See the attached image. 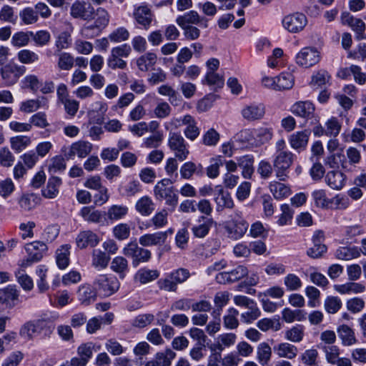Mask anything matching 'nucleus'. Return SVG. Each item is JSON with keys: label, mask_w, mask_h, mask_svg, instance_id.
<instances>
[{"label": "nucleus", "mask_w": 366, "mask_h": 366, "mask_svg": "<svg viewBox=\"0 0 366 366\" xmlns=\"http://www.w3.org/2000/svg\"><path fill=\"white\" fill-rule=\"evenodd\" d=\"M173 182L169 179H163L158 182L154 187V195L157 200L164 201L165 204L171 207V210H174L178 204L179 197L172 184Z\"/></svg>", "instance_id": "obj_1"}, {"label": "nucleus", "mask_w": 366, "mask_h": 366, "mask_svg": "<svg viewBox=\"0 0 366 366\" xmlns=\"http://www.w3.org/2000/svg\"><path fill=\"white\" fill-rule=\"evenodd\" d=\"M228 221L225 222L224 227L227 237L235 240L242 238L249 227V223L243 218L242 212L236 210L230 215Z\"/></svg>", "instance_id": "obj_2"}, {"label": "nucleus", "mask_w": 366, "mask_h": 366, "mask_svg": "<svg viewBox=\"0 0 366 366\" xmlns=\"http://www.w3.org/2000/svg\"><path fill=\"white\" fill-rule=\"evenodd\" d=\"M118 279L112 274H99L93 282V287L99 295L109 297L119 288Z\"/></svg>", "instance_id": "obj_3"}, {"label": "nucleus", "mask_w": 366, "mask_h": 366, "mask_svg": "<svg viewBox=\"0 0 366 366\" xmlns=\"http://www.w3.org/2000/svg\"><path fill=\"white\" fill-rule=\"evenodd\" d=\"M294 162V155L287 151H277L272 162L275 175L280 181L285 182L288 178V172Z\"/></svg>", "instance_id": "obj_4"}, {"label": "nucleus", "mask_w": 366, "mask_h": 366, "mask_svg": "<svg viewBox=\"0 0 366 366\" xmlns=\"http://www.w3.org/2000/svg\"><path fill=\"white\" fill-rule=\"evenodd\" d=\"M94 14H96V19L94 24L85 26L81 29V34L88 38L98 35L109 22L110 16L104 8L98 7L94 10Z\"/></svg>", "instance_id": "obj_5"}, {"label": "nucleus", "mask_w": 366, "mask_h": 366, "mask_svg": "<svg viewBox=\"0 0 366 366\" xmlns=\"http://www.w3.org/2000/svg\"><path fill=\"white\" fill-rule=\"evenodd\" d=\"M123 254L132 259L134 267H137L142 262H147L152 257L149 250L139 247L135 241L125 245L123 248Z\"/></svg>", "instance_id": "obj_6"}, {"label": "nucleus", "mask_w": 366, "mask_h": 366, "mask_svg": "<svg viewBox=\"0 0 366 366\" xmlns=\"http://www.w3.org/2000/svg\"><path fill=\"white\" fill-rule=\"evenodd\" d=\"M24 66H20L11 63L6 64L1 66L0 69L1 79L7 86L15 84L19 77L24 74Z\"/></svg>", "instance_id": "obj_7"}, {"label": "nucleus", "mask_w": 366, "mask_h": 366, "mask_svg": "<svg viewBox=\"0 0 366 366\" xmlns=\"http://www.w3.org/2000/svg\"><path fill=\"white\" fill-rule=\"evenodd\" d=\"M176 23L180 27L199 25L202 28L207 29L209 26V19L205 16H200L194 10H191L183 15L179 16L176 19Z\"/></svg>", "instance_id": "obj_8"}, {"label": "nucleus", "mask_w": 366, "mask_h": 366, "mask_svg": "<svg viewBox=\"0 0 366 366\" xmlns=\"http://www.w3.org/2000/svg\"><path fill=\"white\" fill-rule=\"evenodd\" d=\"M307 23L306 16L299 12L287 15L282 21L283 27L291 33L300 32L305 27Z\"/></svg>", "instance_id": "obj_9"}, {"label": "nucleus", "mask_w": 366, "mask_h": 366, "mask_svg": "<svg viewBox=\"0 0 366 366\" xmlns=\"http://www.w3.org/2000/svg\"><path fill=\"white\" fill-rule=\"evenodd\" d=\"M46 326V321L41 319L29 320L21 325L19 335L24 340H32L36 335H39Z\"/></svg>", "instance_id": "obj_10"}, {"label": "nucleus", "mask_w": 366, "mask_h": 366, "mask_svg": "<svg viewBox=\"0 0 366 366\" xmlns=\"http://www.w3.org/2000/svg\"><path fill=\"white\" fill-rule=\"evenodd\" d=\"M320 60V53L315 47H305L296 56L298 65L309 68L317 64Z\"/></svg>", "instance_id": "obj_11"}, {"label": "nucleus", "mask_w": 366, "mask_h": 366, "mask_svg": "<svg viewBox=\"0 0 366 366\" xmlns=\"http://www.w3.org/2000/svg\"><path fill=\"white\" fill-rule=\"evenodd\" d=\"M94 14V8L84 1L76 0L70 7V15L74 19L91 20Z\"/></svg>", "instance_id": "obj_12"}, {"label": "nucleus", "mask_w": 366, "mask_h": 366, "mask_svg": "<svg viewBox=\"0 0 366 366\" xmlns=\"http://www.w3.org/2000/svg\"><path fill=\"white\" fill-rule=\"evenodd\" d=\"M132 16L136 22L147 30L153 21V13L149 6L146 4L134 6Z\"/></svg>", "instance_id": "obj_13"}, {"label": "nucleus", "mask_w": 366, "mask_h": 366, "mask_svg": "<svg viewBox=\"0 0 366 366\" xmlns=\"http://www.w3.org/2000/svg\"><path fill=\"white\" fill-rule=\"evenodd\" d=\"M313 246L307 250V254L312 259L321 258L327 252V247L324 244L325 234L321 230L315 231L312 238Z\"/></svg>", "instance_id": "obj_14"}, {"label": "nucleus", "mask_w": 366, "mask_h": 366, "mask_svg": "<svg viewBox=\"0 0 366 366\" xmlns=\"http://www.w3.org/2000/svg\"><path fill=\"white\" fill-rule=\"evenodd\" d=\"M19 291L16 286L9 285L0 290V305L7 309L15 307L19 301Z\"/></svg>", "instance_id": "obj_15"}, {"label": "nucleus", "mask_w": 366, "mask_h": 366, "mask_svg": "<svg viewBox=\"0 0 366 366\" xmlns=\"http://www.w3.org/2000/svg\"><path fill=\"white\" fill-rule=\"evenodd\" d=\"M197 222L198 223L193 225L191 230L194 237L202 239L209 234L214 221L212 218L200 216Z\"/></svg>", "instance_id": "obj_16"}, {"label": "nucleus", "mask_w": 366, "mask_h": 366, "mask_svg": "<svg viewBox=\"0 0 366 366\" xmlns=\"http://www.w3.org/2000/svg\"><path fill=\"white\" fill-rule=\"evenodd\" d=\"M99 241L98 235L90 230L81 232L76 238V246L81 249L87 247H94Z\"/></svg>", "instance_id": "obj_17"}, {"label": "nucleus", "mask_w": 366, "mask_h": 366, "mask_svg": "<svg viewBox=\"0 0 366 366\" xmlns=\"http://www.w3.org/2000/svg\"><path fill=\"white\" fill-rule=\"evenodd\" d=\"M93 109L88 112L91 122L102 125L105 120V115L108 110V104L103 101L96 102Z\"/></svg>", "instance_id": "obj_18"}, {"label": "nucleus", "mask_w": 366, "mask_h": 366, "mask_svg": "<svg viewBox=\"0 0 366 366\" xmlns=\"http://www.w3.org/2000/svg\"><path fill=\"white\" fill-rule=\"evenodd\" d=\"M92 149V145L89 142L79 140L70 147L69 151L65 153V157L67 159H71L75 155L84 158L91 152Z\"/></svg>", "instance_id": "obj_19"}, {"label": "nucleus", "mask_w": 366, "mask_h": 366, "mask_svg": "<svg viewBox=\"0 0 366 366\" xmlns=\"http://www.w3.org/2000/svg\"><path fill=\"white\" fill-rule=\"evenodd\" d=\"M237 340V335L234 333H223L217 337V342L209 347L211 351H218V355L225 348L234 345Z\"/></svg>", "instance_id": "obj_20"}, {"label": "nucleus", "mask_w": 366, "mask_h": 366, "mask_svg": "<svg viewBox=\"0 0 366 366\" xmlns=\"http://www.w3.org/2000/svg\"><path fill=\"white\" fill-rule=\"evenodd\" d=\"M274 352L280 358L295 359L298 354L297 347L289 342H281L274 347Z\"/></svg>", "instance_id": "obj_21"}, {"label": "nucleus", "mask_w": 366, "mask_h": 366, "mask_svg": "<svg viewBox=\"0 0 366 366\" xmlns=\"http://www.w3.org/2000/svg\"><path fill=\"white\" fill-rule=\"evenodd\" d=\"M325 182L330 188L340 190L345 185L346 177L342 172L333 170L327 173Z\"/></svg>", "instance_id": "obj_22"}, {"label": "nucleus", "mask_w": 366, "mask_h": 366, "mask_svg": "<svg viewBox=\"0 0 366 366\" xmlns=\"http://www.w3.org/2000/svg\"><path fill=\"white\" fill-rule=\"evenodd\" d=\"M167 237V232H159L153 234H146L139 237V244L143 247L162 244Z\"/></svg>", "instance_id": "obj_23"}, {"label": "nucleus", "mask_w": 366, "mask_h": 366, "mask_svg": "<svg viewBox=\"0 0 366 366\" xmlns=\"http://www.w3.org/2000/svg\"><path fill=\"white\" fill-rule=\"evenodd\" d=\"M292 112L296 116L309 119L313 116L315 107L309 101L296 102L292 107Z\"/></svg>", "instance_id": "obj_24"}, {"label": "nucleus", "mask_w": 366, "mask_h": 366, "mask_svg": "<svg viewBox=\"0 0 366 366\" xmlns=\"http://www.w3.org/2000/svg\"><path fill=\"white\" fill-rule=\"evenodd\" d=\"M40 198L34 193H24L18 199L20 209L24 212L34 209L39 204Z\"/></svg>", "instance_id": "obj_25"}, {"label": "nucleus", "mask_w": 366, "mask_h": 366, "mask_svg": "<svg viewBox=\"0 0 366 366\" xmlns=\"http://www.w3.org/2000/svg\"><path fill=\"white\" fill-rule=\"evenodd\" d=\"M264 114V107L262 104H252L242 110V117L249 121L260 119Z\"/></svg>", "instance_id": "obj_26"}, {"label": "nucleus", "mask_w": 366, "mask_h": 366, "mask_svg": "<svg viewBox=\"0 0 366 366\" xmlns=\"http://www.w3.org/2000/svg\"><path fill=\"white\" fill-rule=\"evenodd\" d=\"M97 293L94 287H92L90 285H83L79 287L77 295L81 304L89 305L95 301Z\"/></svg>", "instance_id": "obj_27"}, {"label": "nucleus", "mask_w": 366, "mask_h": 366, "mask_svg": "<svg viewBox=\"0 0 366 366\" xmlns=\"http://www.w3.org/2000/svg\"><path fill=\"white\" fill-rule=\"evenodd\" d=\"M47 249L46 243L41 241H34L25 246L27 254H30L32 258L38 261L42 259Z\"/></svg>", "instance_id": "obj_28"}, {"label": "nucleus", "mask_w": 366, "mask_h": 366, "mask_svg": "<svg viewBox=\"0 0 366 366\" xmlns=\"http://www.w3.org/2000/svg\"><path fill=\"white\" fill-rule=\"evenodd\" d=\"M169 145L179 160L183 161L187 159L189 150L184 142V139H169Z\"/></svg>", "instance_id": "obj_29"}, {"label": "nucleus", "mask_w": 366, "mask_h": 366, "mask_svg": "<svg viewBox=\"0 0 366 366\" xmlns=\"http://www.w3.org/2000/svg\"><path fill=\"white\" fill-rule=\"evenodd\" d=\"M47 107V100L44 97H40L36 99H28L22 102L19 109L24 113H31L39 108Z\"/></svg>", "instance_id": "obj_30"}, {"label": "nucleus", "mask_w": 366, "mask_h": 366, "mask_svg": "<svg viewBox=\"0 0 366 366\" xmlns=\"http://www.w3.org/2000/svg\"><path fill=\"white\" fill-rule=\"evenodd\" d=\"M159 276V272L157 269L142 268L136 272L134 277V280L135 282L144 285L157 280Z\"/></svg>", "instance_id": "obj_31"}, {"label": "nucleus", "mask_w": 366, "mask_h": 366, "mask_svg": "<svg viewBox=\"0 0 366 366\" xmlns=\"http://www.w3.org/2000/svg\"><path fill=\"white\" fill-rule=\"evenodd\" d=\"M70 244H63L56 251V262L61 269L66 268L69 264Z\"/></svg>", "instance_id": "obj_32"}, {"label": "nucleus", "mask_w": 366, "mask_h": 366, "mask_svg": "<svg viewBox=\"0 0 366 366\" xmlns=\"http://www.w3.org/2000/svg\"><path fill=\"white\" fill-rule=\"evenodd\" d=\"M269 189L274 197L277 199L286 198L291 194V190L289 186L277 181L270 182Z\"/></svg>", "instance_id": "obj_33"}, {"label": "nucleus", "mask_w": 366, "mask_h": 366, "mask_svg": "<svg viewBox=\"0 0 366 366\" xmlns=\"http://www.w3.org/2000/svg\"><path fill=\"white\" fill-rule=\"evenodd\" d=\"M110 257L99 249H93L92 253V265L97 269H105L109 262Z\"/></svg>", "instance_id": "obj_34"}, {"label": "nucleus", "mask_w": 366, "mask_h": 366, "mask_svg": "<svg viewBox=\"0 0 366 366\" xmlns=\"http://www.w3.org/2000/svg\"><path fill=\"white\" fill-rule=\"evenodd\" d=\"M135 209L142 216H149L154 211V204L149 197L144 196L137 201Z\"/></svg>", "instance_id": "obj_35"}, {"label": "nucleus", "mask_w": 366, "mask_h": 366, "mask_svg": "<svg viewBox=\"0 0 366 366\" xmlns=\"http://www.w3.org/2000/svg\"><path fill=\"white\" fill-rule=\"evenodd\" d=\"M318 358L319 352L315 348L307 349L299 356V360L304 366H319Z\"/></svg>", "instance_id": "obj_36"}, {"label": "nucleus", "mask_w": 366, "mask_h": 366, "mask_svg": "<svg viewBox=\"0 0 366 366\" xmlns=\"http://www.w3.org/2000/svg\"><path fill=\"white\" fill-rule=\"evenodd\" d=\"M335 257L348 261L360 257V251L357 247H340L336 250Z\"/></svg>", "instance_id": "obj_37"}, {"label": "nucleus", "mask_w": 366, "mask_h": 366, "mask_svg": "<svg viewBox=\"0 0 366 366\" xmlns=\"http://www.w3.org/2000/svg\"><path fill=\"white\" fill-rule=\"evenodd\" d=\"M337 332L342 340V345L350 346L354 345L357 342L354 331L348 325H340L337 328Z\"/></svg>", "instance_id": "obj_38"}, {"label": "nucleus", "mask_w": 366, "mask_h": 366, "mask_svg": "<svg viewBox=\"0 0 366 366\" xmlns=\"http://www.w3.org/2000/svg\"><path fill=\"white\" fill-rule=\"evenodd\" d=\"M272 357V348L267 342L259 344L257 347V360L258 362L266 366L269 364Z\"/></svg>", "instance_id": "obj_39"}, {"label": "nucleus", "mask_w": 366, "mask_h": 366, "mask_svg": "<svg viewBox=\"0 0 366 366\" xmlns=\"http://www.w3.org/2000/svg\"><path fill=\"white\" fill-rule=\"evenodd\" d=\"M61 184V179L57 177L49 179L46 187L42 190V195L49 199L55 198L59 194V187Z\"/></svg>", "instance_id": "obj_40"}, {"label": "nucleus", "mask_w": 366, "mask_h": 366, "mask_svg": "<svg viewBox=\"0 0 366 366\" xmlns=\"http://www.w3.org/2000/svg\"><path fill=\"white\" fill-rule=\"evenodd\" d=\"M110 268L118 274L120 278H124L129 269L128 261L122 256H117L112 260Z\"/></svg>", "instance_id": "obj_41"}, {"label": "nucleus", "mask_w": 366, "mask_h": 366, "mask_svg": "<svg viewBox=\"0 0 366 366\" xmlns=\"http://www.w3.org/2000/svg\"><path fill=\"white\" fill-rule=\"evenodd\" d=\"M305 336V327L301 325H296L287 330L285 332V338L291 342H300Z\"/></svg>", "instance_id": "obj_42"}, {"label": "nucleus", "mask_w": 366, "mask_h": 366, "mask_svg": "<svg viewBox=\"0 0 366 366\" xmlns=\"http://www.w3.org/2000/svg\"><path fill=\"white\" fill-rule=\"evenodd\" d=\"M32 31H17L14 33L11 39V44L15 48L26 46L30 42Z\"/></svg>", "instance_id": "obj_43"}, {"label": "nucleus", "mask_w": 366, "mask_h": 366, "mask_svg": "<svg viewBox=\"0 0 366 366\" xmlns=\"http://www.w3.org/2000/svg\"><path fill=\"white\" fill-rule=\"evenodd\" d=\"M275 90H286L292 88L295 78L290 72H282L276 77Z\"/></svg>", "instance_id": "obj_44"}, {"label": "nucleus", "mask_w": 366, "mask_h": 366, "mask_svg": "<svg viewBox=\"0 0 366 366\" xmlns=\"http://www.w3.org/2000/svg\"><path fill=\"white\" fill-rule=\"evenodd\" d=\"M238 166L242 169V176L246 179L251 178L254 172V158L252 156L246 155L238 159Z\"/></svg>", "instance_id": "obj_45"}, {"label": "nucleus", "mask_w": 366, "mask_h": 366, "mask_svg": "<svg viewBox=\"0 0 366 366\" xmlns=\"http://www.w3.org/2000/svg\"><path fill=\"white\" fill-rule=\"evenodd\" d=\"M16 56L18 61L23 64H35L40 59V56L37 53L28 49L20 50L17 53Z\"/></svg>", "instance_id": "obj_46"}, {"label": "nucleus", "mask_w": 366, "mask_h": 366, "mask_svg": "<svg viewBox=\"0 0 366 366\" xmlns=\"http://www.w3.org/2000/svg\"><path fill=\"white\" fill-rule=\"evenodd\" d=\"M157 56L154 53L147 52L137 60V65L140 71H147L155 64Z\"/></svg>", "instance_id": "obj_47"}, {"label": "nucleus", "mask_w": 366, "mask_h": 366, "mask_svg": "<svg viewBox=\"0 0 366 366\" xmlns=\"http://www.w3.org/2000/svg\"><path fill=\"white\" fill-rule=\"evenodd\" d=\"M58 56L57 66L60 70L69 71L74 64V56L68 52L55 53Z\"/></svg>", "instance_id": "obj_48"}, {"label": "nucleus", "mask_w": 366, "mask_h": 366, "mask_svg": "<svg viewBox=\"0 0 366 366\" xmlns=\"http://www.w3.org/2000/svg\"><path fill=\"white\" fill-rule=\"evenodd\" d=\"M331 76L325 69L315 72L312 76L310 85L315 87H322L330 83Z\"/></svg>", "instance_id": "obj_49"}, {"label": "nucleus", "mask_w": 366, "mask_h": 366, "mask_svg": "<svg viewBox=\"0 0 366 366\" xmlns=\"http://www.w3.org/2000/svg\"><path fill=\"white\" fill-rule=\"evenodd\" d=\"M282 319L288 323L302 321L306 319V313L301 310H292L290 308H285L282 311Z\"/></svg>", "instance_id": "obj_50"}, {"label": "nucleus", "mask_w": 366, "mask_h": 366, "mask_svg": "<svg viewBox=\"0 0 366 366\" xmlns=\"http://www.w3.org/2000/svg\"><path fill=\"white\" fill-rule=\"evenodd\" d=\"M176 353L171 349H166L155 355V360L159 366H171L172 361L175 358Z\"/></svg>", "instance_id": "obj_51"}, {"label": "nucleus", "mask_w": 366, "mask_h": 366, "mask_svg": "<svg viewBox=\"0 0 366 366\" xmlns=\"http://www.w3.org/2000/svg\"><path fill=\"white\" fill-rule=\"evenodd\" d=\"M80 215L85 221L94 223L99 222L102 218L101 212L92 207H84L80 211Z\"/></svg>", "instance_id": "obj_52"}, {"label": "nucleus", "mask_w": 366, "mask_h": 366, "mask_svg": "<svg viewBox=\"0 0 366 366\" xmlns=\"http://www.w3.org/2000/svg\"><path fill=\"white\" fill-rule=\"evenodd\" d=\"M19 17L23 24L26 25L35 24L39 20L36 11L31 7H26L21 10Z\"/></svg>", "instance_id": "obj_53"}, {"label": "nucleus", "mask_w": 366, "mask_h": 366, "mask_svg": "<svg viewBox=\"0 0 366 366\" xmlns=\"http://www.w3.org/2000/svg\"><path fill=\"white\" fill-rule=\"evenodd\" d=\"M128 210L127 206L114 204L108 209L107 217L110 220H119L127 214Z\"/></svg>", "instance_id": "obj_54"}, {"label": "nucleus", "mask_w": 366, "mask_h": 366, "mask_svg": "<svg viewBox=\"0 0 366 366\" xmlns=\"http://www.w3.org/2000/svg\"><path fill=\"white\" fill-rule=\"evenodd\" d=\"M239 312L234 308H229L227 314L224 317V326L229 330L236 329L239 325V321L237 318Z\"/></svg>", "instance_id": "obj_55"}, {"label": "nucleus", "mask_w": 366, "mask_h": 366, "mask_svg": "<svg viewBox=\"0 0 366 366\" xmlns=\"http://www.w3.org/2000/svg\"><path fill=\"white\" fill-rule=\"evenodd\" d=\"M202 84L215 88H220L224 85V80L223 78L215 71H208L204 79L202 80Z\"/></svg>", "instance_id": "obj_56"}, {"label": "nucleus", "mask_w": 366, "mask_h": 366, "mask_svg": "<svg viewBox=\"0 0 366 366\" xmlns=\"http://www.w3.org/2000/svg\"><path fill=\"white\" fill-rule=\"evenodd\" d=\"M273 135V132L271 128L269 127H261L258 129H244L240 132L241 137H271Z\"/></svg>", "instance_id": "obj_57"}, {"label": "nucleus", "mask_w": 366, "mask_h": 366, "mask_svg": "<svg viewBox=\"0 0 366 366\" xmlns=\"http://www.w3.org/2000/svg\"><path fill=\"white\" fill-rule=\"evenodd\" d=\"M342 301L337 297H327L324 302V307L327 312L330 314L337 313L342 307Z\"/></svg>", "instance_id": "obj_58"}, {"label": "nucleus", "mask_w": 366, "mask_h": 366, "mask_svg": "<svg viewBox=\"0 0 366 366\" xmlns=\"http://www.w3.org/2000/svg\"><path fill=\"white\" fill-rule=\"evenodd\" d=\"M168 274L177 287L179 284L184 283L190 276L189 270L184 268L175 269Z\"/></svg>", "instance_id": "obj_59"}, {"label": "nucleus", "mask_w": 366, "mask_h": 366, "mask_svg": "<svg viewBox=\"0 0 366 366\" xmlns=\"http://www.w3.org/2000/svg\"><path fill=\"white\" fill-rule=\"evenodd\" d=\"M71 44V38L69 33L66 31L61 32L55 41V53L61 52V50L68 49Z\"/></svg>", "instance_id": "obj_60"}, {"label": "nucleus", "mask_w": 366, "mask_h": 366, "mask_svg": "<svg viewBox=\"0 0 366 366\" xmlns=\"http://www.w3.org/2000/svg\"><path fill=\"white\" fill-rule=\"evenodd\" d=\"M258 328L262 331L266 332L269 329L274 331H278L281 329V324L278 320H272L264 318L257 322Z\"/></svg>", "instance_id": "obj_61"}, {"label": "nucleus", "mask_w": 366, "mask_h": 366, "mask_svg": "<svg viewBox=\"0 0 366 366\" xmlns=\"http://www.w3.org/2000/svg\"><path fill=\"white\" fill-rule=\"evenodd\" d=\"M323 351L325 353V359L330 364L334 365L340 357V350L336 345L325 346Z\"/></svg>", "instance_id": "obj_62"}, {"label": "nucleus", "mask_w": 366, "mask_h": 366, "mask_svg": "<svg viewBox=\"0 0 366 366\" xmlns=\"http://www.w3.org/2000/svg\"><path fill=\"white\" fill-rule=\"evenodd\" d=\"M129 32L126 28L119 27L110 33L109 39L114 43H119L129 39Z\"/></svg>", "instance_id": "obj_63"}, {"label": "nucleus", "mask_w": 366, "mask_h": 366, "mask_svg": "<svg viewBox=\"0 0 366 366\" xmlns=\"http://www.w3.org/2000/svg\"><path fill=\"white\" fill-rule=\"evenodd\" d=\"M35 44L39 46H44L47 45L51 40V35L49 31L46 30H40L31 35Z\"/></svg>", "instance_id": "obj_64"}]
</instances>
